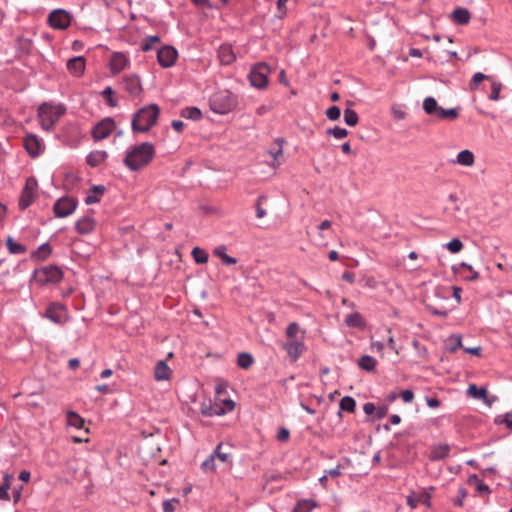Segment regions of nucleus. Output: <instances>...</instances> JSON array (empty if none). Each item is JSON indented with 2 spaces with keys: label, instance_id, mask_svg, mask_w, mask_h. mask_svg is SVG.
I'll return each mask as SVG.
<instances>
[{
  "label": "nucleus",
  "instance_id": "f257e3e1",
  "mask_svg": "<svg viewBox=\"0 0 512 512\" xmlns=\"http://www.w3.org/2000/svg\"><path fill=\"white\" fill-rule=\"evenodd\" d=\"M155 154V146L151 142H142L126 152L123 163L130 171L136 172L147 167Z\"/></svg>",
  "mask_w": 512,
  "mask_h": 512
},
{
  "label": "nucleus",
  "instance_id": "f03ea898",
  "mask_svg": "<svg viewBox=\"0 0 512 512\" xmlns=\"http://www.w3.org/2000/svg\"><path fill=\"white\" fill-rule=\"evenodd\" d=\"M160 115L157 104L146 105L137 110L132 117L131 128L134 133H147L154 127Z\"/></svg>",
  "mask_w": 512,
  "mask_h": 512
},
{
  "label": "nucleus",
  "instance_id": "7ed1b4c3",
  "mask_svg": "<svg viewBox=\"0 0 512 512\" xmlns=\"http://www.w3.org/2000/svg\"><path fill=\"white\" fill-rule=\"evenodd\" d=\"M237 105V99L228 90L214 93L209 99L210 109L217 114H227Z\"/></svg>",
  "mask_w": 512,
  "mask_h": 512
},
{
  "label": "nucleus",
  "instance_id": "20e7f679",
  "mask_svg": "<svg viewBox=\"0 0 512 512\" xmlns=\"http://www.w3.org/2000/svg\"><path fill=\"white\" fill-rule=\"evenodd\" d=\"M63 271L57 265H48L35 269L32 274L33 281L40 286L57 284L63 279Z\"/></svg>",
  "mask_w": 512,
  "mask_h": 512
},
{
  "label": "nucleus",
  "instance_id": "39448f33",
  "mask_svg": "<svg viewBox=\"0 0 512 512\" xmlns=\"http://www.w3.org/2000/svg\"><path fill=\"white\" fill-rule=\"evenodd\" d=\"M271 73L270 66L265 62L254 64L248 75L251 86L263 90L268 87L269 75Z\"/></svg>",
  "mask_w": 512,
  "mask_h": 512
},
{
  "label": "nucleus",
  "instance_id": "423d86ee",
  "mask_svg": "<svg viewBox=\"0 0 512 512\" xmlns=\"http://www.w3.org/2000/svg\"><path fill=\"white\" fill-rule=\"evenodd\" d=\"M72 15L64 9L52 10L47 18L49 26L56 30H65L71 25Z\"/></svg>",
  "mask_w": 512,
  "mask_h": 512
},
{
  "label": "nucleus",
  "instance_id": "0eeeda50",
  "mask_svg": "<svg viewBox=\"0 0 512 512\" xmlns=\"http://www.w3.org/2000/svg\"><path fill=\"white\" fill-rule=\"evenodd\" d=\"M61 117V113H53L52 107L43 103L38 108V118L43 130L50 132L54 129L56 122Z\"/></svg>",
  "mask_w": 512,
  "mask_h": 512
},
{
  "label": "nucleus",
  "instance_id": "6e6552de",
  "mask_svg": "<svg viewBox=\"0 0 512 512\" xmlns=\"http://www.w3.org/2000/svg\"><path fill=\"white\" fill-rule=\"evenodd\" d=\"M115 128V120L112 117H105L93 126L91 136L94 141H101L108 138Z\"/></svg>",
  "mask_w": 512,
  "mask_h": 512
},
{
  "label": "nucleus",
  "instance_id": "1a4fd4ad",
  "mask_svg": "<svg viewBox=\"0 0 512 512\" xmlns=\"http://www.w3.org/2000/svg\"><path fill=\"white\" fill-rule=\"evenodd\" d=\"M37 187V180L34 177H29L26 180L25 186L19 197L18 206L20 210H26L33 203Z\"/></svg>",
  "mask_w": 512,
  "mask_h": 512
},
{
  "label": "nucleus",
  "instance_id": "9d476101",
  "mask_svg": "<svg viewBox=\"0 0 512 512\" xmlns=\"http://www.w3.org/2000/svg\"><path fill=\"white\" fill-rule=\"evenodd\" d=\"M44 315L46 318L56 324H64L69 319L66 306L60 302L50 303L47 306Z\"/></svg>",
  "mask_w": 512,
  "mask_h": 512
},
{
  "label": "nucleus",
  "instance_id": "9b49d317",
  "mask_svg": "<svg viewBox=\"0 0 512 512\" xmlns=\"http://www.w3.org/2000/svg\"><path fill=\"white\" fill-rule=\"evenodd\" d=\"M77 205L78 200L76 198L69 196L61 197L53 206L54 215L58 218L67 217L75 211Z\"/></svg>",
  "mask_w": 512,
  "mask_h": 512
},
{
  "label": "nucleus",
  "instance_id": "f8f14e48",
  "mask_svg": "<svg viewBox=\"0 0 512 512\" xmlns=\"http://www.w3.org/2000/svg\"><path fill=\"white\" fill-rule=\"evenodd\" d=\"M178 51L170 45L163 46L157 51V61L163 68H169L175 64Z\"/></svg>",
  "mask_w": 512,
  "mask_h": 512
},
{
  "label": "nucleus",
  "instance_id": "ddd939ff",
  "mask_svg": "<svg viewBox=\"0 0 512 512\" xmlns=\"http://www.w3.org/2000/svg\"><path fill=\"white\" fill-rule=\"evenodd\" d=\"M121 85L132 97H138L143 92L141 80L137 74L125 75L122 78Z\"/></svg>",
  "mask_w": 512,
  "mask_h": 512
},
{
  "label": "nucleus",
  "instance_id": "4468645a",
  "mask_svg": "<svg viewBox=\"0 0 512 512\" xmlns=\"http://www.w3.org/2000/svg\"><path fill=\"white\" fill-rule=\"evenodd\" d=\"M282 348L286 351L291 363H295L307 349L302 340L287 341L282 345Z\"/></svg>",
  "mask_w": 512,
  "mask_h": 512
},
{
  "label": "nucleus",
  "instance_id": "2eb2a0df",
  "mask_svg": "<svg viewBox=\"0 0 512 512\" xmlns=\"http://www.w3.org/2000/svg\"><path fill=\"white\" fill-rule=\"evenodd\" d=\"M23 145L26 152L32 157H38L43 151V145L37 135L28 133L23 138Z\"/></svg>",
  "mask_w": 512,
  "mask_h": 512
},
{
  "label": "nucleus",
  "instance_id": "dca6fc26",
  "mask_svg": "<svg viewBox=\"0 0 512 512\" xmlns=\"http://www.w3.org/2000/svg\"><path fill=\"white\" fill-rule=\"evenodd\" d=\"M129 64V59L122 52H114L109 61V68L112 74H118Z\"/></svg>",
  "mask_w": 512,
  "mask_h": 512
},
{
  "label": "nucleus",
  "instance_id": "f3484780",
  "mask_svg": "<svg viewBox=\"0 0 512 512\" xmlns=\"http://www.w3.org/2000/svg\"><path fill=\"white\" fill-rule=\"evenodd\" d=\"M79 129L76 124L70 123L63 127L59 138L63 141L64 144L73 146L78 139Z\"/></svg>",
  "mask_w": 512,
  "mask_h": 512
},
{
  "label": "nucleus",
  "instance_id": "a211bd4d",
  "mask_svg": "<svg viewBox=\"0 0 512 512\" xmlns=\"http://www.w3.org/2000/svg\"><path fill=\"white\" fill-rule=\"evenodd\" d=\"M97 222L94 217L86 215L75 223V230L80 235H88L96 228Z\"/></svg>",
  "mask_w": 512,
  "mask_h": 512
},
{
  "label": "nucleus",
  "instance_id": "6ab92c4d",
  "mask_svg": "<svg viewBox=\"0 0 512 512\" xmlns=\"http://www.w3.org/2000/svg\"><path fill=\"white\" fill-rule=\"evenodd\" d=\"M67 70L75 77H81L86 68V59L84 56H76L67 61Z\"/></svg>",
  "mask_w": 512,
  "mask_h": 512
},
{
  "label": "nucleus",
  "instance_id": "aec40b11",
  "mask_svg": "<svg viewBox=\"0 0 512 512\" xmlns=\"http://www.w3.org/2000/svg\"><path fill=\"white\" fill-rule=\"evenodd\" d=\"M172 370L165 360H159L154 367V378L157 381L170 380Z\"/></svg>",
  "mask_w": 512,
  "mask_h": 512
},
{
  "label": "nucleus",
  "instance_id": "412c9836",
  "mask_svg": "<svg viewBox=\"0 0 512 512\" xmlns=\"http://www.w3.org/2000/svg\"><path fill=\"white\" fill-rule=\"evenodd\" d=\"M450 449V445L446 443L434 445L431 447L428 457L431 461L443 460L448 457Z\"/></svg>",
  "mask_w": 512,
  "mask_h": 512
},
{
  "label": "nucleus",
  "instance_id": "4be33fe9",
  "mask_svg": "<svg viewBox=\"0 0 512 512\" xmlns=\"http://www.w3.org/2000/svg\"><path fill=\"white\" fill-rule=\"evenodd\" d=\"M218 58L223 65H230L236 60V55L231 45L223 44L218 49Z\"/></svg>",
  "mask_w": 512,
  "mask_h": 512
},
{
  "label": "nucleus",
  "instance_id": "5701e85b",
  "mask_svg": "<svg viewBox=\"0 0 512 512\" xmlns=\"http://www.w3.org/2000/svg\"><path fill=\"white\" fill-rule=\"evenodd\" d=\"M52 252V246L48 242H46L40 245L36 250L31 252L30 259L32 261H45L51 256Z\"/></svg>",
  "mask_w": 512,
  "mask_h": 512
},
{
  "label": "nucleus",
  "instance_id": "b1692460",
  "mask_svg": "<svg viewBox=\"0 0 512 512\" xmlns=\"http://www.w3.org/2000/svg\"><path fill=\"white\" fill-rule=\"evenodd\" d=\"M470 19L471 14L467 8L457 7L451 13V20L457 25H466Z\"/></svg>",
  "mask_w": 512,
  "mask_h": 512
},
{
  "label": "nucleus",
  "instance_id": "393cba45",
  "mask_svg": "<svg viewBox=\"0 0 512 512\" xmlns=\"http://www.w3.org/2000/svg\"><path fill=\"white\" fill-rule=\"evenodd\" d=\"M200 412L203 416H206V417L224 415V410L220 409V404L212 403L210 400L208 402L204 401L201 404Z\"/></svg>",
  "mask_w": 512,
  "mask_h": 512
},
{
  "label": "nucleus",
  "instance_id": "a878e982",
  "mask_svg": "<svg viewBox=\"0 0 512 512\" xmlns=\"http://www.w3.org/2000/svg\"><path fill=\"white\" fill-rule=\"evenodd\" d=\"M344 323L348 327H353V328L364 329L366 327V321L363 318L362 314L359 312H353V313L346 315V317L344 319Z\"/></svg>",
  "mask_w": 512,
  "mask_h": 512
},
{
  "label": "nucleus",
  "instance_id": "bb28decb",
  "mask_svg": "<svg viewBox=\"0 0 512 512\" xmlns=\"http://www.w3.org/2000/svg\"><path fill=\"white\" fill-rule=\"evenodd\" d=\"M91 194H88L85 198V204L91 205L100 202L101 196L106 192L104 185H93L90 190Z\"/></svg>",
  "mask_w": 512,
  "mask_h": 512
},
{
  "label": "nucleus",
  "instance_id": "cd10ccee",
  "mask_svg": "<svg viewBox=\"0 0 512 512\" xmlns=\"http://www.w3.org/2000/svg\"><path fill=\"white\" fill-rule=\"evenodd\" d=\"M356 410V401L351 396H344L339 402L338 417L342 418L343 412L354 413Z\"/></svg>",
  "mask_w": 512,
  "mask_h": 512
},
{
  "label": "nucleus",
  "instance_id": "c85d7f7f",
  "mask_svg": "<svg viewBox=\"0 0 512 512\" xmlns=\"http://www.w3.org/2000/svg\"><path fill=\"white\" fill-rule=\"evenodd\" d=\"M108 157L106 151L97 150L90 152L86 157V162L91 167H98L102 164Z\"/></svg>",
  "mask_w": 512,
  "mask_h": 512
},
{
  "label": "nucleus",
  "instance_id": "c756f323",
  "mask_svg": "<svg viewBox=\"0 0 512 512\" xmlns=\"http://www.w3.org/2000/svg\"><path fill=\"white\" fill-rule=\"evenodd\" d=\"M286 143V140L283 137H278L274 140L272 147L269 149V154L273 157V166H276L280 163L278 162V158L282 156L283 153V145Z\"/></svg>",
  "mask_w": 512,
  "mask_h": 512
},
{
  "label": "nucleus",
  "instance_id": "7c9ffc66",
  "mask_svg": "<svg viewBox=\"0 0 512 512\" xmlns=\"http://www.w3.org/2000/svg\"><path fill=\"white\" fill-rule=\"evenodd\" d=\"M467 483L469 485H475L476 491L480 495H484V494L488 495L491 493L490 487L487 484H485L482 480H480L476 474L469 475V477L467 479Z\"/></svg>",
  "mask_w": 512,
  "mask_h": 512
},
{
  "label": "nucleus",
  "instance_id": "2f4dec72",
  "mask_svg": "<svg viewBox=\"0 0 512 512\" xmlns=\"http://www.w3.org/2000/svg\"><path fill=\"white\" fill-rule=\"evenodd\" d=\"M460 110V107L445 109L440 106L436 116L441 120L453 121L459 117Z\"/></svg>",
  "mask_w": 512,
  "mask_h": 512
},
{
  "label": "nucleus",
  "instance_id": "473e14b6",
  "mask_svg": "<svg viewBox=\"0 0 512 512\" xmlns=\"http://www.w3.org/2000/svg\"><path fill=\"white\" fill-rule=\"evenodd\" d=\"M317 506V502L313 499H302L297 501L291 512H311Z\"/></svg>",
  "mask_w": 512,
  "mask_h": 512
},
{
  "label": "nucleus",
  "instance_id": "72a5a7b5",
  "mask_svg": "<svg viewBox=\"0 0 512 512\" xmlns=\"http://www.w3.org/2000/svg\"><path fill=\"white\" fill-rule=\"evenodd\" d=\"M180 115L183 118L190 119L193 121H199L203 117L202 111L195 106L185 107L181 110Z\"/></svg>",
  "mask_w": 512,
  "mask_h": 512
},
{
  "label": "nucleus",
  "instance_id": "f704fd0d",
  "mask_svg": "<svg viewBox=\"0 0 512 512\" xmlns=\"http://www.w3.org/2000/svg\"><path fill=\"white\" fill-rule=\"evenodd\" d=\"M214 255L219 257L223 264L225 265H234L237 263V259L234 257L229 256L226 253V246L220 245L216 247L213 251Z\"/></svg>",
  "mask_w": 512,
  "mask_h": 512
},
{
  "label": "nucleus",
  "instance_id": "c9c22d12",
  "mask_svg": "<svg viewBox=\"0 0 512 512\" xmlns=\"http://www.w3.org/2000/svg\"><path fill=\"white\" fill-rule=\"evenodd\" d=\"M376 365H377V360L370 355H363L358 360V366L362 370L367 371V372L374 371L376 368Z\"/></svg>",
  "mask_w": 512,
  "mask_h": 512
},
{
  "label": "nucleus",
  "instance_id": "e433bc0d",
  "mask_svg": "<svg viewBox=\"0 0 512 512\" xmlns=\"http://www.w3.org/2000/svg\"><path fill=\"white\" fill-rule=\"evenodd\" d=\"M6 247L10 254H24L27 252V247L21 243H17L11 236L6 238Z\"/></svg>",
  "mask_w": 512,
  "mask_h": 512
},
{
  "label": "nucleus",
  "instance_id": "4c0bfd02",
  "mask_svg": "<svg viewBox=\"0 0 512 512\" xmlns=\"http://www.w3.org/2000/svg\"><path fill=\"white\" fill-rule=\"evenodd\" d=\"M487 393L486 387H478L476 384H470L467 388V395L474 399L483 400Z\"/></svg>",
  "mask_w": 512,
  "mask_h": 512
},
{
  "label": "nucleus",
  "instance_id": "58836bf2",
  "mask_svg": "<svg viewBox=\"0 0 512 512\" xmlns=\"http://www.w3.org/2000/svg\"><path fill=\"white\" fill-rule=\"evenodd\" d=\"M115 90L111 86H107L104 90L100 92V95L105 100V103L114 108L118 105L117 99L115 98Z\"/></svg>",
  "mask_w": 512,
  "mask_h": 512
},
{
  "label": "nucleus",
  "instance_id": "ea45409f",
  "mask_svg": "<svg viewBox=\"0 0 512 512\" xmlns=\"http://www.w3.org/2000/svg\"><path fill=\"white\" fill-rule=\"evenodd\" d=\"M474 161H475L474 154L468 149L460 151L457 155L456 162L460 165L472 166L474 164Z\"/></svg>",
  "mask_w": 512,
  "mask_h": 512
},
{
  "label": "nucleus",
  "instance_id": "a19ab883",
  "mask_svg": "<svg viewBox=\"0 0 512 512\" xmlns=\"http://www.w3.org/2000/svg\"><path fill=\"white\" fill-rule=\"evenodd\" d=\"M254 364L253 356L248 352H240L237 356V365L239 368L247 370Z\"/></svg>",
  "mask_w": 512,
  "mask_h": 512
},
{
  "label": "nucleus",
  "instance_id": "79ce46f5",
  "mask_svg": "<svg viewBox=\"0 0 512 512\" xmlns=\"http://www.w3.org/2000/svg\"><path fill=\"white\" fill-rule=\"evenodd\" d=\"M67 424L75 428H82L85 420L75 411H68L66 414Z\"/></svg>",
  "mask_w": 512,
  "mask_h": 512
},
{
  "label": "nucleus",
  "instance_id": "37998d69",
  "mask_svg": "<svg viewBox=\"0 0 512 512\" xmlns=\"http://www.w3.org/2000/svg\"><path fill=\"white\" fill-rule=\"evenodd\" d=\"M440 106L438 105L437 101L433 97H427L423 101V110L428 115H436L438 112Z\"/></svg>",
  "mask_w": 512,
  "mask_h": 512
},
{
  "label": "nucleus",
  "instance_id": "c03bdc74",
  "mask_svg": "<svg viewBox=\"0 0 512 512\" xmlns=\"http://www.w3.org/2000/svg\"><path fill=\"white\" fill-rule=\"evenodd\" d=\"M212 455L215 457V459L220 460L224 463H232V457L231 454L228 452L223 451V443L220 442L216 448L214 449Z\"/></svg>",
  "mask_w": 512,
  "mask_h": 512
},
{
  "label": "nucleus",
  "instance_id": "a18cd8bd",
  "mask_svg": "<svg viewBox=\"0 0 512 512\" xmlns=\"http://www.w3.org/2000/svg\"><path fill=\"white\" fill-rule=\"evenodd\" d=\"M191 255L197 264H205L209 259L208 253L200 247H194L192 249Z\"/></svg>",
  "mask_w": 512,
  "mask_h": 512
},
{
  "label": "nucleus",
  "instance_id": "49530a36",
  "mask_svg": "<svg viewBox=\"0 0 512 512\" xmlns=\"http://www.w3.org/2000/svg\"><path fill=\"white\" fill-rule=\"evenodd\" d=\"M344 121L348 126L354 127L359 122V116L355 110L347 107L344 110Z\"/></svg>",
  "mask_w": 512,
  "mask_h": 512
},
{
  "label": "nucleus",
  "instance_id": "de8ad7c7",
  "mask_svg": "<svg viewBox=\"0 0 512 512\" xmlns=\"http://www.w3.org/2000/svg\"><path fill=\"white\" fill-rule=\"evenodd\" d=\"M447 350L451 353H455L459 348L462 347V339L460 335H451L446 342Z\"/></svg>",
  "mask_w": 512,
  "mask_h": 512
},
{
  "label": "nucleus",
  "instance_id": "09e8293b",
  "mask_svg": "<svg viewBox=\"0 0 512 512\" xmlns=\"http://www.w3.org/2000/svg\"><path fill=\"white\" fill-rule=\"evenodd\" d=\"M161 38L158 35H149L146 36L141 43V50L143 52H148L152 49L153 44L160 43Z\"/></svg>",
  "mask_w": 512,
  "mask_h": 512
},
{
  "label": "nucleus",
  "instance_id": "8fccbe9b",
  "mask_svg": "<svg viewBox=\"0 0 512 512\" xmlns=\"http://www.w3.org/2000/svg\"><path fill=\"white\" fill-rule=\"evenodd\" d=\"M483 80H492V76L490 75H485L481 72H477L473 75L471 81H470V89L471 90H475L478 88V85L483 81Z\"/></svg>",
  "mask_w": 512,
  "mask_h": 512
},
{
  "label": "nucleus",
  "instance_id": "3c124183",
  "mask_svg": "<svg viewBox=\"0 0 512 512\" xmlns=\"http://www.w3.org/2000/svg\"><path fill=\"white\" fill-rule=\"evenodd\" d=\"M491 81V93L489 95V99L492 101H497L500 98V92L502 89V84L496 81L493 77Z\"/></svg>",
  "mask_w": 512,
  "mask_h": 512
},
{
  "label": "nucleus",
  "instance_id": "603ef678",
  "mask_svg": "<svg viewBox=\"0 0 512 512\" xmlns=\"http://www.w3.org/2000/svg\"><path fill=\"white\" fill-rule=\"evenodd\" d=\"M326 134L332 135L336 139H342L348 136V130L340 126H335L333 128H328L326 130Z\"/></svg>",
  "mask_w": 512,
  "mask_h": 512
},
{
  "label": "nucleus",
  "instance_id": "864d4df0",
  "mask_svg": "<svg viewBox=\"0 0 512 512\" xmlns=\"http://www.w3.org/2000/svg\"><path fill=\"white\" fill-rule=\"evenodd\" d=\"M425 309L432 315L434 316H438V317H441V318H446L448 315H449V310L448 309H439L435 306H433L432 304L430 303H426L425 304Z\"/></svg>",
  "mask_w": 512,
  "mask_h": 512
},
{
  "label": "nucleus",
  "instance_id": "5fc2aeb1",
  "mask_svg": "<svg viewBox=\"0 0 512 512\" xmlns=\"http://www.w3.org/2000/svg\"><path fill=\"white\" fill-rule=\"evenodd\" d=\"M494 422L495 424H505L512 431V412H507L503 416H497Z\"/></svg>",
  "mask_w": 512,
  "mask_h": 512
},
{
  "label": "nucleus",
  "instance_id": "6e6d98bb",
  "mask_svg": "<svg viewBox=\"0 0 512 512\" xmlns=\"http://www.w3.org/2000/svg\"><path fill=\"white\" fill-rule=\"evenodd\" d=\"M215 457L211 454L206 460H204L201 464V469L207 472H214L216 469Z\"/></svg>",
  "mask_w": 512,
  "mask_h": 512
},
{
  "label": "nucleus",
  "instance_id": "4d7b16f0",
  "mask_svg": "<svg viewBox=\"0 0 512 512\" xmlns=\"http://www.w3.org/2000/svg\"><path fill=\"white\" fill-rule=\"evenodd\" d=\"M446 247L451 253H458L463 249V243L459 238H453L446 244Z\"/></svg>",
  "mask_w": 512,
  "mask_h": 512
},
{
  "label": "nucleus",
  "instance_id": "13d9d810",
  "mask_svg": "<svg viewBox=\"0 0 512 512\" xmlns=\"http://www.w3.org/2000/svg\"><path fill=\"white\" fill-rule=\"evenodd\" d=\"M325 114L329 120L337 121L341 116V110L338 106L333 105L326 110Z\"/></svg>",
  "mask_w": 512,
  "mask_h": 512
},
{
  "label": "nucleus",
  "instance_id": "bf43d9fd",
  "mask_svg": "<svg viewBox=\"0 0 512 512\" xmlns=\"http://www.w3.org/2000/svg\"><path fill=\"white\" fill-rule=\"evenodd\" d=\"M266 199H267V196L265 194H262L256 200L255 208H256L257 218H263L264 216H266V211H265V209L262 208V203Z\"/></svg>",
  "mask_w": 512,
  "mask_h": 512
},
{
  "label": "nucleus",
  "instance_id": "052dcab7",
  "mask_svg": "<svg viewBox=\"0 0 512 512\" xmlns=\"http://www.w3.org/2000/svg\"><path fill=\"white\" fill-rule=\"evenodd\" d=\"M466 496H467V490H466L465 487L461 486L458 489L457 497L453 500L454 506H456V507H463L464 506V500H465Z\"/></svg>",
  "mask_w": 512,
  "mask_h": 512
},
{
  "label": "nucleus",
  "instance_id": "680f3d73",
  "mask_svg": "<svg viewBox=\"0 0 512 512\" xmlns=\"http://www.w3.org/2000/svg\"><path fill=\"white\" fill-rule=\"evenodd\" d=\"M179 504L178 498L164 500L162 503L163 512H174L175 506Z\"/></svg>",
  "mask_w": 512,
  "mask_h": 512
},
{
  "label": "nucleus",
  "instance_id": "e2e57ef3",
  "mask_svg": "<svg viewBox=\"0 0 512 512\" xmlns=\"http://www.w3.org/2000/svg\"><path fill=\"white\" fill-rule=\"evenodd\" d=\"M460 267L467 269V272L471 273L470 276L465 277V280H467V281H475V280H477L479 278V273L477 271H475L472 268V266L469 265L468 263L462 262L460 264Z\"/></svg>",
  "mask_w": 512,
  "mask_h": 512
},
{
  "label": "nucleus",
  "instance_id": "0e129e2a",
  "mask_svg": "<svg viewBox=\"0 0 512 512\" xmlns=\"http://www.w3.org/2000/svg\"><path fill=\"white\" fill-rule=\"evenodd\" d=\"M431 493L428 492V491H424L422 493L419 494L418 496V502L422 503L423 505H425L426 507L430 508L432 503H431Z\"/></svg>",
  "mask_w": 512,
  "mask_h": 512
},
{
  "label": "nucleus",
  "instance_id": "69168bd1",
  "mask_svg": "<svg viewBox=\"0 0 512 512\" xmlns=\"http://www.w3.org/2000/svg\"><path fill=\"white\" fill-rule=\"evenodd\" d=\"M299 331V325L296 322H291L286 328V336L293 339Z\"/></svg>",
  "mask_w": 512,
  "mask_h": 512
},
{
  "label": "nucleus",
  "instance_id": "338daca9",
  "mask_svg": "<svg viewBox=\"0 0 512 512\" xmlns=\"http://www.w3.org/2000/svg\"><path fill=\"white\" fill-rule=\"evenodd\" d=\"M235 408V402L232 399H224L220 403V409L224 410V414L231 412Z\"/></svg>",
  "mask_w": 512,
  "mask_h": 512
},
{
  "label": "nucleus",
  "instance_id": "774afa93",
  "mask_svg": "<svg viewBox=\"0 0 512 512\" xmlns=\"http://www.w3.org/2000/svg\"><path fill=\"white\" fill-rule=\"evenodd\" d=\"M277 440L280 441V442H286L289 440L290 438V431L289 429L285 428V427H281L279 428L278 432H277V436H276Z\"/></svg>",
  "mask_w": 512,
  "mask_h": 512
}]
</instances>
